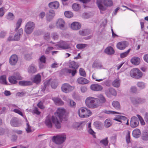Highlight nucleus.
Instances as JSON below:
<instances>
[{
  "label": "nucleus",
  "mask_w": 148,
  "mask_h": 148,
  "mask_svg": "<svg viewBox=\"0 0 148 148\" xmlns=\"http://www.w3.org/2000/svg\"><path fill=\"white\" fill-rule=\"evenodd\" d=\"M97 3L100 10L104 11L106 10V8L103 6L102 4V0H97Z\"/></svg>",
  "instance_id": "obj_24"
},
{
  "label": "nucleus",
  "mask_w": 148,
  "mask_h": 148,
  "mask_svg": "<svg viewBox=\"0 0 148 148\" xmlns=\"http://www.w3.org/2000/svg\"><path fill=\"white\" fill-rule=\"evenodd\" d=\"M85 110L86 112H85L84 117V118H87L90 116L92 114V112L89 110H88L85 108Z\"/></svg>",
  "instance_id": "obj_40"
},
{
  "label": "nucleus",
  "mask_w": 148,
  "mask_h": 148,
  "mask_svg": "<svg viewBox=\"0 0 148 148\" xmlns=\"http://www.w3.org/2000/svg\"><path fill=\"white\" fill-rule=\"evenodd\" d=\"M105 52L108 55H111L114 54L115 51L112 47L109 46L106 49Z\"/></svg>",
  "instance_id": "obj_19"
},
{
  "label": "nucleus",
  "mask_w": 148,
  "mask_h": 148,
  "mask_svg": "<svg viewBox=\"0 0 148 148\" xmlns=\"http://www.w3.org/2000/svg\"><path fill=\"white\" fill-rule=\"evenodd\" d=\"M112 106L117 110L120 109L121 108L119 103L117 101H114L112 103Z\"/></svg>",
  "instance_id": "obj_34"
},
{
  "label": "nucleus",
  "mask_w": 148,
  "mask_h": 148,
  "mask_svg": "<svg viewBox=\"0 0 148 148\" xmlns=\"http://www.w3.org/2000/svg\"><path fill=\"white\" fill-rule=\"evenodd\" d=\"M20 110H21L20 108V109L17 108L16 109H14V112L15 113L18 114L23 117V115L22 112L20 111Z\"/></svg>",
  "instance_id": "obj_58"
},
{
  "label": "nucleus",
  "mask_w": 148,
  "mask_h": 148,
  "mask_svg": "<svg viewBox=\"0 0 148 148\" xmlns=\"http://www.w3.org/2000/svg\"><path fill=\"white\" fill-rule=\"evenodd\" d=\"M94 125L95 127L99 130H102L103 127V124L100 122L96 121L94 122Z\"/></svg>",
  "instance_id": "obj_25"
},
{
  "label": "nucleus",
  "mask_w": 148,
  "mask_h": 148,
  "mask_svg": "<svg viewBox=\"0 0 148 148\" xmlns=\"http://www.w3.org/2000/svg\"><path fill=\"white\" fill-rule=\"evenodd\" d=\"M53 100L57 105H62L64 104V102L60 99L58 98H54Z\"/></svg>",
  "instance_id": "obj_27"
},
{
  "label": "nucleus",
  "mask_w": 148,
  "mask_h": 148,
  "mask_svg": "<svg viewBox=\"0 0 148 148\" xmlns=\"http://www.w3.org/2000/svg\"><path fill=\"white\" fill-rule=\"evenodd\" d=\"M112 125V122L109 119H106L104 122V126L106 128H108Z\"/></svg>",
  "instance_id": "obj_36"
},
{
  "label": "nucleus",
  "mask_w": 148,
  "mask_h": 148,
  "mask_svg": "<svg viewBox=\"0 0 148 148\" xmlns=\"http://www.w3.org/2000/svg\"><path fill=\"white\" fill-rule=\"evenodd\" d=\"M0 83L2 84H6V77L5 75H3L0 77Z\"/></svg>",
  "instance_id": "obj_41"
},
{
  "label": "nucleus",
  "mask_w": 148,
  "mask_h": 148,
  "mask_svg": "<svg viewBox=\"0 0 148 148\" xmlns=\"http://www.w3.org/2000/svg\"><path fill=\"white\" fill-rule=\"evenodd\" d=\"M58 63H57L56 62H55L54 63L52 64L51 67L52 68H56L58 67Z\"/></svg>",
  "instance_id": "obj_63"
},
{
  "label": "nucleus",
  "mask_w": 148,
  "mask_h": 148,
  "mask_svg": "<svg viewBox=\"0 0 148 148\" xmlns=\"http://www.w3.org/2000/svg\"><path fill=\"white\" fill-rule=\"evenodd\" d=\"M10 124L13 127H17L18 126L17 119L16 117L13 118L11 120Z\"/></svg>",
  "instance_id": "obj_29"
},
{
  "label": "nucleus",
  "mask_w": 148,
  "mask_h": 148,
  "mask_svg": "<svg viewBox=\"0 0 148 148\" xmlns=\"http://www.w3.org/2000/svg\"><path fill=\"white\" fill-rule=\"evenodd\" d=\"M15 76L16 79L17 80H21L22 79V77L21 76L20 73L18 72H15L14 73V75Z\"/></svg>",
  "instance_id": "obj_53"
},
{
  "label": "nucleus",
  "mask_w": 148,
  "mask_h": 148,
  "mask_svg": "<svg viewBox=\"0 0 148 148\" xmlns=\"http://www.w3.org/2000/svg\"><path fill=\"white\" fill-rule=\"evenodd\" d=\"M55 14L54 10H50L47 14V21H51L55 16Z\"/></svg>",
  "instance_id": "obj_14"
},
{
  "label": "nucleus",
  "mask_w": 148,
  "mask_h": 148,
  "mask_svg": "<svg viewBox=\"0 0 148 148\" xmlns=\"http://www.w3.org/2000/svg\"><path fill=\"white\" fill-rule=\"evenodd\" d=\"M22 22V20L20 18L18 20L16 24V27L15 29V31H17L18 28L20 27L21 25Z\"/></svg>",
  "instance_id": "obj_46"
},
{
  "label": "nucleus",
  "mask_w": 148,
  "mask_h": 148,
  "mask_svg": "<svg viewBox=\"0 0 148 148\" xmlns=\"http://www.w3.org/2000/svg\"><path fill=\"white\" fill-rule=\"evenodd\" d=\"M103 4L107 6H111L113 4L112 0H104Z\"/></svg>",
  "instance_id": "obj_39"
},
{
  "label": "nucleus",
  "mask_w": 148,
  "mask_h": 148,
  "mask_svg": "<svg viewBox=\"0 0 148 148\" xmlns=\"http://www.w3.org/2000/svg\"><path fill=\"white\" fill-rule=\"evenodd\" d=\"M34 24L33 22H29L26 24L25 31L26 34H31L33 31L34 28Z\"/></svg>",
  "instance_id": "obj_5"
},
{
  "label": "nucleus",
  "mask_w": 148,
  "mask_h": 148,
  "mask_svg": "<svg viewBox=\"0 0 148 148\" xmlns=\"http://www.w3.org/2000/svg\"><path fill=\"white\" fill-rule=\"evenodd\" d=\"M14 18L13 14L11 12L9 13L7 16V18L9 20H12Z\"/></svg>",
  "instance_id": "obj_49"
},
{
  "label": "nucleus",
  "mask_w": 148,
  "mask_h": 148,
  "mask_svg": "<svg viewBox=\"0 0 148 148\" xmlns=\"http://www.w3.org/2000/svg\"><path fill=\"white\" fill-rule=\"evenodd\" d=\"M9 81L12 84H15L17 83V80L16 79L15 76H11L8 78Z\"/></svg>",
  "instance_id": "obj_33"
},
{
  "label": "nucleus",
  "mask_w": 148,
  "mask_h": 148,
  "mask_svg": "<svg viewBox=\"0 0 148 148\" xmlns=\"http://www.w3.org/2000/svg\"><path fill=\"white\" fill-rule=\"evenodd\" d=\"M56 26L58 28L62 30L66 29L65 21L62 18H59L58 20L56 22Z\"/></svg>",
  "instance_id": "obj_6"
},
{
  "label": "nucleus",
  "mask_w": 148,
  "mask_h": 148,
  "mask_svg": "<svg viewBox=\"0 0 148 148\" xmlns=\"http://www.w3.org/2000/svg\"><path fill=\"white\" fill-rule=\"evenodd\" d=\"M87 45L86 44H79L76 46L77 48L79 49H81L85 47Z\"/></svg>",
  "instance_id": "obj_52"
},
{
  "label": "nucleus",
  "mask_w": 148,
  "mask_h": 148,
  "mask_svg": "<svg viewBox=\"0 0 148 148\" xmlns=\"http://www.w3.org/2000/svg\"><path fill=\"white\" fill-rule=\"evenodd\" d=\"M130 49H129L126 51L121 53L120 54L121 58H123L126 57L128 55L130 51Z\"/></svg>",
  "instance_id": "obj_44"
},
{
  "label": "nucleus",
  "mask_w": 148,
  "mask_h": 148,
  "mask_svg": "<svg viewBox=\"0 0 148 148\" xmlns=\"http://www.w3.org/2000/svg\"><path fill=\"white\" fill-rule=\"evenodd\" d=\"M79 34L82 36H86L90 33V31L88 29H83L79 31Z\"/></svg>",
  "instance_id": "obj_20"
},
{
  "label": "nucleus",
  "mask_w": 148,
  "mask_h": 148,
  "mask_svg": "<svg viewBox=\"0 0 148 148\" xmlns=\"http://www.w3.org/2000/svg\"><path fill=\"white\" fill-rule=\"evenodd\" d=\"M59 5V3L57 1L52 2L49 4V7L52 9H56Z\"/></svg>",
  "instance_id": "obj_22"
},
{
  "label": "nucleus",
  "mask_w": 148,
  "mask_h": 148,
  "mask_svg": "<svg viewBox=\"0 0 148 148\" xmlns=\"http://www.w3.org/2000/svg\"><path fill=\"white\" fill-rule=\"evenodd\" d=\"M65 139H52L53 142L56 144L60 145L64 141Z\"/></svg>",
  "instance_id": "obj_42"
},
{
  "label": "nucleus",
  "mask_w": 148,
  "mask_h": 148,
  "mask_svg": "<svg viewBox=\"0 0 148 148\" xmlns=\"http://www.w3.org/2000/svg\"><path fill=\"white\" fill-rule=\"evenodd\" d=\"M41 78L40 75L39 74H37L34 76L33 81L36 84L40 82Z\"/></svg>",
  "instance_id": "obj_31"
},
{
  "label": "nucleus",
  "mask_w": 148,
  "mask_h": 148,
  "mask_svg": "<svg viewBox=\"0 0 148 148\" xmlns=\"http://www.w3.org/2000/svg\"><path fill=\"white\" fill-rule=\"evenodd\" d=\"M137 86L141 89H143L145 87V85L144 83L142 82H139L137 83Z\"/></svg>",
  "instance_id": "obj_50"
},
{
  "label": "nucleus",
  "mask_w": 148,
  "mask_h": 148,
  "mask_svg": "<svg viewBox=\"0 0 148 148\" xmlns=\"http://www.w3.org/2000/svg\"><path fill=\"white\" fill-rule=\"evenodd\" d=\"M131 62L133 64L137 65L140 63V59L138 57H135L131 59Z\"/></svg>",
  "instance_id": "obj_26"
},
{
  "label": "nucleus",
  "mask_w": 148,
  "mask_h": 148,
  "mask_svg": "<svg viewBox=\"0 0 148 148\" xmlns=\"http://www.w3.org/2000/svg\"><path fill=\"white\" fill-rule=\"evenodd\" d=\"M77 82L79 84H84L89 82V81L86 79L82 77H80L77 79Z\"/></svg>",
  "instance_id": "obj_17"
},
{
  "label": "nucleus",
  "mask_w": 148,
  "mask_h": 148,
  "mask_svg": "<svg viewBox=\"0 0 148 148\" xmlns=\"http://www.w3.org/2000/svg\"><path fill=\"white\" fill-rule=\"evenodd\" d=\"M69 68L73 69H66L65 72L67 73L71 74L72 76H73L77 72L76 70L79 66L78 64L74 61H71L69 62Z\"/></svg>",
  "instance_id": "obj_2"
},
{
  "label": "nucleus",
  "mask_w": 148,
  "mask_h": 148,
  "mask_svg": "<svg viewBox=\"0 0 148 148\" xmlns=\"http://www.w3.org/2000/svg\"><path fill=\"white\" fill-rule=\"evenodd\" d=\"M114 120L116 121L120 122L122 123V122L121 120H123L124 121L127 120V117L121 115H118L117 117L114 118Z\"/></svg>",
  "instance_id": "obj_30"
},
{
  "label": "nucleus",
  "mask_w": 148,
  "mask_h": 148,
  "mask_svg": "<svg viewBox=\"0 0 148 148\" xmlns=\"http://www.w3.org/2000/svg\"><path fill=\"white\" fill-rule=\"evenodd\" d=\"M121 82L120 80L118 77L112 82V85L114 87L118 88L120 86Z\"/></svg>",
  "instance_id": "obj_21"
},
{
  "label": "nucleus",
  "mask_w": 148,
  "mask_h": 148,
  "mask_svg": "<svg viewBox=\"0 0 148 148\" xmlns=\"http://www.w3.org/2000/svg\"><path fill=\"white\" fill-rule=\"evenodd\" d=\"M128 45V43L127 41H124L118 42L116 45L117 48L120 50L124 49Z\"/></svg>",
  "instance_id": "obj_10"
},
{
  "label": "nucleus",
  "mask_w": 148,
  "mask_h": 148,
  "mask_svg": "<svg viewBox=\"0 0 148 148\" xmlns=\"http://www.w3.org/2000/svg\"><path fill=\"white\" fill-rule=\"evenodd\" d=\"M68 104L71 107L75 108L76 106V103L73 100L68 99L67 100Z\"/></svg>",
  "instance_id": "obj_37"
},
{
  "label": "nucleus",
  "mask_w": 148,
  "mask_h": 148,
  "mask_svg": "<svg viewBox=\"0 0 148 148\" xmlns=\"http://www.w3.org/2000/svg\"><path fill=\"white\" fill-rule=\"evenodd\" d=\"M139 124L138 120L136 117L133 116L131 119L130 125L132 128H135L137 127Z\"/></svg>",
  "instance_id": "obj_7"
},
{
  "label": "nucleus",
  "mask_w": 148,
  "mask_h": 148,
  "mask_svg": "<svg viewBox=\"0 0 148 148\" xmlns=\"http://www.w3.org/2000/svg\"><path fill=\"white\" fill-rule=\"evenodd\" d=\"M64 14L65 16L68 18H70L73 16V13L71 12L67 11L64 12Z\"/></svg>",
  "instance_id": "obj_45"
},
{
  "label": "nucleus",
  "mask_w": 148,
  "mask_h": 148,
  "mask_svg": "<svg viewBox=\"0 0 148 148\" xmlns=\"http://www.w3.org/2000/svg\"><path fill=\"white\" fill-rule=\"evenodd\" d=\"M98 100L97 98L89 97L86 99L85 103L86 105L89 108H97L98 106L97 104L94 103L95 101H97Z\"/></svg>",
  "instance_id": "obj_3"
},
{
  "label": "nucleus",
  "mask_w": 148,
  "mask_h": 148,
  "mask_svg": "<svg viewBox=\"0 0 148 148\" xmlns=\"http://www.w3.org/2000/svg\"><path fill=\"white\" fill-rule=\"evenodd\" d=\"M104 112L108 114H122L119 112H117L113 111H107L106 110H105L104 111Z\"/></svg>",
  "instance_id": "obj_57"
},
{
  "label": "nucleus",
  "mask_w": 148,
  "mask_h": 148,
  "mask_svg": "<svg viewBox=\"0 0 148 148\" xmlns=\"http://www.w3.org/2000/svg\"><path fill=\"white\" fill-rule=\"evenodd\" d=\"M58 47L62 49H66L70 48L69 45L66 42L61 41L58 44Z\"/></svg>",
  "instance_id": "obj_12"
},
{
  "label": "nucleus",
  "mask_w": 148,
  "mask_h": 148,
  "mask_svg": "<svg viewBox=\"0 0 148 148\" xmlns=\"http://www.w3.org/2000/svg\"><path fill=\"white\" fill-rule=\"evenodd\" d=\"M103 87L98 84H93L90 86V89L95 91H100L103 89Z\"/></svg>",
  "instance_id": "obj_13"
},
{
  "label": "nucleus",
  "mask_w": 148,
  "mask_h": 148,
  "mask_svg": "<svg viewBox=\"0 0 148 148\" xmlns=\"http://www.w3.org/2000/svg\"><path fill=\"white\" fill-rule=\"evenodd\" d=\"M92 78L93 79H95V81L97 82H101L103 80L106 79L105 78H103L102 79H97L96 76L94 74H93L92 75Z\"/></svg>",
  "instance_id": "obj_60"
},
{
  "label": "nucleus",
  "mask_w": 148,
  "mask_h": 148,
  "mask_svg": "<svg viewBox=\"0 0 148 148\" xmlns=\"http://www.w3.org/2000/svg\"><path fill=\"white\" fill-rule=\"evenodd\" d=\"M130 76L134 78L139 79L143 76V74L137 68H134L130 71Z\"/></svg>",
  "instance_id": "obj_4"
},
{
  "label": "nucleus",
  "mask_w": 148,
  "mask_h": 148,
  "mask_svg": "<svg viewBox=\"0 0 148 148\" xmlns=\"http://www.w3.org/2000/svg\"><path fill=\"white\" fill-rule=\"evenodd\" d=\"M27 128L26 129V131L27 133H29L31 132V127L29 126V124L28 123H27Z\"/></svg>",
  "instance_id": "obj_64"
},
{
  "label": "nucleus",
  "mask_w": 148,
  "mask_h": 148,
  "mask_svg": "<svg viewBox=\"0 0 148 148\" xmlns=\"http://www.w3.org/2000/svg\"><path fill=\"white\" fill-rule=\"evenodd\" d=\"M109 91L112 95L114 96L116 95L117 92L114 89L112 88H110L109 89Z\"/></svg>",
  "instance_id": "obj_56"
},
{
  "label": "nucleus",
  "mask_w": 148,
  "mask_h": 148,
  "mask_svg": "<svg viewBox=\"0 0 148 148\" xmlns=\"http://www.w3.org/2000/svg\"><path fill=\"white\" fill-rule=\"evenodd\" d=\"M32 112L34 114H36L37 115H39L41 113L38 110V108L36 107H34Z\"/></svg>",
  "instance_id": "obj_54"
},
{
  "label": "nucleus",
  "mask_w": 148,
  "mask_h": 148,
  "mask_svg": "<svg viewBox=\"0 0 148 148\" xmlns=\"http://www.w3.org/2000/svg\"><path fill=\"white\" fill-rule=\"evenodd\" d=\"M102 84L103 85H105L107 86H110V81L109 80H106L102 83Z\"/></svg>",
  "instance_id": "obj_55"
},
{
  "label": "nucleus",
  "mask_w": 148,
  "mask_h": 148,
  "mask_svg": "<svg viewBox=\"0 0 148 148\" xmlns=\"http://www.w3.org/2000/svg\"><path fill=\"white\" fill-rule=\"evenodd\" d=\"M73 87L68 84L65 83L62 87V91L65 93H67L71 91Z\"/></svg>",
  "instance_id": "obj_11"
},
{
  "label": "nucleus",
  "mask_w": 148,
  "mask_h": 148,
  "mask_svg": "<svg viewBox=\"0 0 148 148\" xmlns=\"http://www.w3.org/2000/svg\"><path fill=\"white\" fill-rule=\"evenodd\" d=\"M19 84L22 86H27L32 84V82L30 81H21L19 82Z\"/></svg>",
  "instance_id": "obj_28"
},
{
  "label": "nucleus",
  "mask_w": 148,
  "mask_h": 148,
  "mask_svg": "<svg viewBox=\"0 0 148 148\" xmlns=\"http://www.w3.org/2000/svg\"><path fill=\"white\" fill-rule=\"evenodd\" d=\"M100 142L104 145L106 146L108 144V141L107 139H103L100 141Z\"/></svg>",
  "instance_id": "obj_59"
},
{
  "label": "nucleus",
  "mask_w": 148,
  "mask_h": 148,
  "mask_svg": "<svg viewBox=\"0 0 148 148\" xmlns=\"http://www.w3.org/2000/svg\"><path fill=\"white\" fill-rule=\"evenodd\" d=\"M66 137L65 134H62L53 136L52 139H66Z\"/></svg>",
  "instance_id": "obj_35"
},
{
  "label": "nucleus",
  "mask_w": 148,
  "mask_h": 148,
  "mask_svg": "<svg viewBox=\"0 0 148 148\" xmlns=\"http://www.w3.org/2000/svg\"><path fill=\"white\" fill-rule=\"evenodd\" d=\"M79 72L80 75L83 77H86V73L84 70L80 68L79 69Z\"/></svg>",
  "instance_id": "obj_51"
},
{
  "label": "nucleus",
  "mask_w": 148,
  "mask_h": 148,
  "mask_svg": "<svg viewBox=\"0 0 148 148\" xmlns=\"http://www.w3.org/2000/svg\"><path fill=\"white\" fill-rule=\"evenodd\" d=\"M65 113L64 109L59 108L55 112L54 115L52 116L51 120L57 128H61V125L60 122L67 120V117Z\"/></svg>",
  "instance_id": "obj_1"
},
{
  "label": "nucleus",
  "mask_w": 148,
  "mask_h": 148,
  "mask_svg": "<svg viewBox=\"0 0 148 148\" xmlns=\"http://www.w3.org/2000/svg\"><path fill=\"white\" fill-rule=\"evenodd\" d=\"M28 71L29 73H35L37 72V68L34 64H31L29 66Z\"/></svg>",
  "instance_id": "obj_16"
},
{
  "label": "nucleus",
  "mask_w": 148,
  "mask_h": 148,
  "mask_svg": "<svg viewBox=\"0 0 148 148\" xmlns=\"http://www.w3.org/2000/svg\"><path fill=\"white\" fill-rule=\"evenodd\" d=\"M72 7L73 10L75 11H78L80 8L79 4L76 3H73L72 5Z\"/></svg>",
  "instance_id": "obj_38"
},
{
  "label": "nucleus",
  "mask_w": 148,
  "mask_h": 148,
  "mask_svg": "<svg viewBox=\"0 0 148 148\" xmlns=\"http://www.w3.org/2000/svg\"><path fill=\"white\" fill-rule=\"evenodd\" d=\"M99 99V101L100 103H103L106 101V99L102 95H100L98 97Z\"/></svg>",
  "instance_id": "obj_48"
},
{
  "label": "nucleus",
  "mask_w": 148,
  "mask_h": 148,
  "mask_svg": "<svg viewBox=\"0 0 148 148\" xmlns=\"http://www.w3.org/2000/svg\"><path fill=\"white\" fill-rule=\"evenodd\" d=\"M131 102L134 105H137L140 103H142L144 102L145 100L144 99L136 98L133 97H130Z\"/></svg>",
  "instance_id": "obj_8"
},
{
  "label": "nucleus",
  "mask_w": 148,
  "mask_h": 148,
  "mask_svg": "<svg viewBox=\"0 0 148 148\" xmlns=\"http://www.w3.org/2000/svg\"><path fill=\"white\" fill-rule=\"evenodd\" d=\"M51 86L53 88H55L57 86V84L55 80L52 81L51 83Z\"/></svg>",
  "instance_id": "obj_62"
},
{
  "label": "nucleus",
  "mask_w": 148,
  "mask_h": 148,
  "mask_svg": "<svg viewBox=\"0 0 148 148\" xmlns=\"http://www.w3.org/2000/svg\"><path fill=\"white\" fill-rule=\"evenodd\" d=\"M140 130L138 129H135L132 132V135L133 137L136 138H138L140 136Z\"/></svg>",
  "instance_id": "obj_23"
},
{
  "label": "nucleus",
  "mask_w": 148,
  "mask_h": 148,
  "mask_svg": "<svg viewBox=\"0 0 148 148\" xmlns=\"http://www.w3.org/2000/svg\"><path fill=\"white\" fill-rule=\"evenodd\" d=\"M18 58L17 55H12L10 57L9 59V63L12 65H14L17 63Z\"/></svg>",
  "instance_id": "obj_9"
},
{
  "label": "nucleus",
  "mask_w": 148,
  "mask_h": 148,
  "mask_svg": "<svg viewBox=\"0 0 148 148\" xmlns=\"http://www.w3.org/2000/svg\"><path fill=\"white\" fill-rule=\"evenodd\" d=\"M81 27L80 23L77 22H74L71 25V29L74 30H77L79 29Z\"/></svg>",
  "instance_id": "obj_15"
},
{
  "label": "nucleus",
  "mask_w": 148,
  "mask_h": 148,
  "mask_svg": "<svg viewBox=\"0 0 148 148\" xmlns=\"http://www.w3.org/2000/svg\"><path fill=\"white\" fill-rule=\"evenodd\" d=\"M102 66V65L101 63H100L96 62L94 63L92 65L93 68H101Z\"/></svg>",
  "instance_id": "obj_47"
},
{
  "label": "nucleus",
  "mask_w": 148,
  "mask_h": 148,
  "mask_svg": "<svg viewBox=\"0 0 148 148\" xmlns=\"http://www.w3.org/2000/svg\"><path fill=\"white\" fill-rule=\"evenodd\" d=\"M9 108L11 111L14 112V110L16 109L17 108L20 109L16 105L14 104H10L9 106Z\"/></svg>",
  "instance_id": "obj_43"
},
{
  "label": "nucleus",
  "mask_w": 148,
  "mask_h": 148,
  "mask_svg": "<svg viewBox=\"0 0 148 148\" xmlns=\"http://www.w3.org/2000/svg\"><path fill=\"white\" fill-rule=\"evenodd\" d=\"M88 132L90 134L92 135L94 138H96V137L95 136V133L91 128H90V129H89Z\"/></svg>",
  "instance_id": "obj_61"
},
{
  "label": "nucleus",
  "mask_w": 148,
  "mask_h": 148,
  "mask_svg": "<svg viewBox=\"0 0 148 148\" xmlns=\"http://www.w3.org/2000/svg\"><path fill=\"white\" fill-rule=\"evenodd\" d=\"M46 58L43 55L40 58V62H39V66L40 69L43 68L44 67V64L45 63Z\"/></svg>",
  "instance_id": "obj_18"
},
{
  "label": "nucleus",
  "mask_w": 148,
  "mask_h": 148,
  "mask_svg": "<svg viewBox=\"0 0 148 148\" xmlns=\"http://www.w3.org/2000/svg\"><path fill=\"white\" fill-rule=\"evenodd\" d=\"M85 108H81L78 110V114L80 117L81 118H84V117L85 112H86L85 110Z\"/></svg>",
  "instance_id": "obj_32"
}]
</instances>
